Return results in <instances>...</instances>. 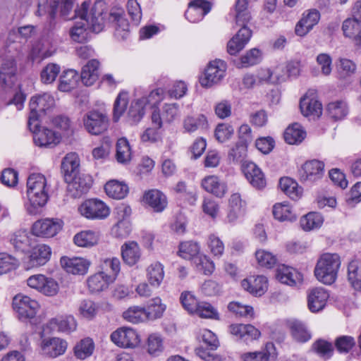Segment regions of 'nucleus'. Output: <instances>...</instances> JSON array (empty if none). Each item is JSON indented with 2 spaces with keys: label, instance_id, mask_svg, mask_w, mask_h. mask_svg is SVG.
<instances>
[{
  "label": "nucleus",
  "instance_id": "nucleus-1",
  "mask_svg": "<svg viewBox=\"0 0 361 361\" xmlns=\"http://www.w3.org/2000/svg\"><path fill=\"white\" fill-rule=\"evenodd\" d=\"M90 1H85L74 11L73 17L80 18V20L75 23L70 30L71 38L79 43L84 42L88 37L89 31L99 33L104 26V11L106 4L102 0L96 1L90 9Z\"/></svg>",
  "mask_w": 361,
  "mask_h": 361
},
{
  "label": "nucleus",
  "instance_id": "nucleus-2",
  "mask_svg": "<svg viewBox=\"0 0 361 361\" xmlns=\"http://www.w3.org/2000/svg\"><path fill=\"white\" fill-rule=\"evenodd\" d=\"M50 185L44 175L38 173L30 174L27 179V197L30 203L29 213L36 214L49 200Z\"/></svg>",
  "mask_w": 361,
  "mask_h": 361
},
{
  "label": "nucleus",
  "instance_id": "nucleus-3",
  "mask_svg": "<svg viewBox=\"0 0 361 361\" xmlns=\"http://www.w3.org/2000/svg\"><path fill=\"white\" fill-rule=\"evenodd\" d=\"M340 266V257L337 254L324 253L317 262L314 275L321 283L331 285L337 279Z\"/></svg>",
  "mask_w": 361,
  "mask_h": 361
},
{
  "label": "nucleus",
  "instance_id": "nucleus-4",
  "mask_svg": "<svg viewBox=\"0 0 361 361\" xmlns=\"http://www.w3.org/2000/svg\"><path fill=\"white\" fill-rule=\"evenodd\" d=\"M55 104L54 97L47 92L32 96L30 101V113L27 126L29 129H35L39 126L40 114L51 109Z\"/></svg>",
  "mask_w": 361,
  "mask_h": 361
},
{
  "label": "nucleus",
  "instance_id": "nucleus-5",
  "mask_svg": "<svg viewBox=\"0 0 361 361\" xmlns=\"http://www.w3.org/2000/svg\"><path fill=\"white\" fill-rule=\"evenodd\" d=\"M75 0H53L52 3L49 4L48 0H37V11L36 14L39 16L48 15L49 20L51 21L56 17L57 8H60L61 15L66 19H71L69 17L72 11Z\"/></svg>",
  "mask_w": 361,
  "mask_h": 361
},
{
  "label": "nucleus",
  "instance_id": "nucleus-6",
  "mask_svg": "<svg viewBox=\"0 0 361 361\" xmlns=\"http://www.w3.org/2000/svg\"><path fill=\"white\" fill-rule=\"evenodd\" d=\"M39 307L37 301L23 294H18L13 299V310L17 312L19 319L22 321L34 318Z\"/></svg>",
  "mask_w": 361,
  "mask_h": 361
},
{
  "label": "nucleus",
  "instance_id": "nucleus-7",
  "mask_svg": "<svg viewBox=\"0 0 361 361\" xmlns=\"http://www.w3.org/2000/svg\"><path fill=\"white\" fill-rule=\"evenodd\" d=\"M78 209L82 216L89 219H104L109 215V208L97 199L85 200Z\"/></svg>",
  "mask_w": 361,
  "mask_h": 361
},
{
  "label": "nucleus",
  "instance_id": "nucleus-8",
  "mask_svg": "<svg viewBox=\"0 0 361 361\" xmlns=\"http://www.w3.org/2000/svg\"><path fill=\"white\" fill-rule=\"evenodd\" d=\"M83 124L86 130L92 135H99L106 131L109 121L107 116L99 111H90L83 117Z\"/></svg>",
  "mask_w": 361,
  "mask_h": 361
},
{
  "label": "nucleus",
  "instance_id": "nucleus-9",
  "mask_svg": "<svg viewBox=\"0 0 361 361\" xmlns=\"http://www.w3.org/2000/svg\"><path fill=\"white\" fill-rule=\"evenodd\" d=\"M111 340L117 346L124 348H133L140 343L137 332L130 327H121L111 334Z\"/></svg>",
  "mask_w": 361,
  "mask_h": 361
},
{
  "label": "nucleus",
  "instance_id": "nucleus-10",
  "mask_svg": "<svg viewBox=\"0 0 361 361\" xmlns=\"http://www.w3.org/2000/svg\"><path fill=\"white\" fill-rule=\"evenodd\" d=\"M226 63L220 59L211 61L205 70L204 75L200 78V84L205 87H210L219 82L225 76Z\"/></svg>",
  "mask_w": 361,
  "mask_h": 361
},
{
  "label": "nucleus",
  "instance_id": "nucleus-11",
  "mask_svg": "<svg viewBox=\"0 0 361 361\" xmlns=\"http://www.w3.org/2000/svg\"><path fill=\"white\" fill-rule=\"evenodd\" d=\"M28 286L36 289L47 296H54L57 294L59 284L52 278L46 277L42 274H36L30 276L27 280Z\"/></svg>",
  "mask_w": 361,
  "mask_h": 361
},
{
  "label": "nucleus",
  "instance_id": "nucleus-12",
  "mask_svg": "<svg viewBox=\"0 0 361 361\" xmlns=\"http://www.w3.org/2000/svg\"><path fill=\"white\" fill-rule=\"evenodd\" d=\"M109 20L115 28L114 35L118 39H125L129 35V23L122 8L111 9Z\"/></svg>",
  "mask_w": 361,
  "mask_h": 361
},
{
  "label": "nucleus",
  "instance_id": "nucleus-13",
  "mask_svg": "<svg viewBox=\"0 0 361 361\" xmlns=\"http://www.w3.org/2000/svg\"><path fill=\"white\" fill-rule=\"evenodd\" d=\"M33 133V140L37 146L52 148L60 142L61 136L49 128L39 129V125L35 129H30Z\"/></svg>",
  "mask_w": 361,
  "mask_h": 361
},
{
  "label": "nucleus",
  "instance_id": "nucleus-14",
  "mask_svg": "<svg viewBox=\"0 0 361 361\" xmlns=\"http://www.w3.org/2000/svg\"><path fill=\"white\" fill-rule=\"evenodd\" d=\"M68 184V191L71 196L74 198L80 197L82 195L87 193L92 184V179L87 174H77Z\"/></svg>",
  "mask_w": 361,
  "mask_h": 361
},
{
  "label": "nucleus",
  "instance_id": "nucleus-15",
  "mask_svg": "<svg viewBox=\"0 0 361 361\" xmlns=\"http://www.w3.org/2000/svg\"><path fill=\"white\" fill-rule=\"evenodd\" d=\"M62 225L59 220L46 219L36 221L32 226L33 234L43 238H51L61 229Z\"/></svg>",
  "mask_w": 361,
  "mask_h": 361
},
{
  "label": "nucleus",
  "instance_id": "nucleus-16",
  "mask_svg": "<svg viewBox=\"0 0 361 361\" xmlns=\"http://www.w3.org/2000/svg\"><path fill=\"white\" fill-rule=\"evenodd\" d=\"M324 163L319 160L306 161L299 171L300 180L313 182L321 178L324 174Z\"/></svg>",
  "mask_w": 361,
  "mask_h": 361
},
{
  "label": "nucleus",
  "instance_id": "nucleus-17",
  "mask_svg": "<svg viewBox=\"0 0 361 361\" xmlns=\"http://www.w3.org/2000/svg\"><path fill=\"white\" fill-rule=\"evenodd\" d=\"M242 27L227 44V51L229 54L235 55L241 51L250 41L252 36L251 30L246 24H239Z\"/></svg>",
  "mask_w": 361,
  "mask_h": 361
},
{
  "label": "nucleus",
  "instance_id": "nucleus-18",
  "mask_svg": "<svg viewBox=\"0 0 361 361\" xmlns=\"http://www.w3.org/2000/svg\"><path fill=\"white\" fill-rule=\"evenodd\" d=\"M243 171L246 179L255 188L262 189L266 186V179L262 170L253 162H245Z\"/></svg>",
  "mask_w": 361,
  "mask_h": 361
},
{
  "label": "nucleus",
  "instance_id": "nucleus-19",
  "mask_svg": "<svg viewBox=\"0 0 361 361\" xmlns=\"http://www.w3.org/2000/svg\"><path fill=\"white\" fill-rule=\"evenodd\" d=\"M210 10L209 2L204 0H193L189 3L185 16L190 22L197 23L201 20Z\"/></svg>",
  "mask_w": 361,
  "mask_h": 361
},
{
  "label": "nucleus",
  "instance_id": "nucleus-20",
  "mask_svg": "<svg viewBox=\"0 0 361 361\" xmlns=\"http://www.w3.org/2000/svg\"><path fill=\"white\" fill-rule=\"evenodd\" d=\"M229 332L237 338L245 342L252 341L259 338L261 333L251 324H234L229 326Z\"/></svg>",
  "mask_w": 361,
  "mask_h": 361
},
{
  "label": "nucleus",
  "instance_id": "nucleus-21",
  "mask_svg": "<svg viewBox=\"0 0 361 361\" xmlns=\"http://www.w3.org/2000/svg\"><path fill=\"white\" fill-rule=\"evenodd\" d=\"M201 186L205 191L219 198L224 197L228 190L226 183L214 175L204 177L202 180Z\"/></svg>",
  "mask_w": 361,
  "mask_h": 361
},
{
  "label": "nucleus",
  "instance_id": "nucleus-22",
  "mask_svg": "<svg viewBox=\"0 0 361 361\" xmlns=\"http://www.w3.org/2000/svg\"><path fill=\"white\" fill-rule=\"evenodd\" d=\"M329 297L328 292L323 288H314L307 295V306L312 312H318L326 306Z\"/></svg>",
  "mask_w": 361,
  "mask_h": 361
},
{
  "label": "nucleus",
  "instance_id": "nucleus-23",
  "mask_svg": "<svg viewBox=\"0 0 361 361\" xmlns=\"http://www.w3.org/2000/svg\"><path fill=\"white\" fill-rule=\"evenodd\" d=\"M320 13L316 9L304 13L302 18L295 25V33L298 36H305L319 23Z\"/></svg>",
  "mask_w": 361,
  "mask_h": 361
},
{
  "label": "nucleus",
  "instance_id": "nucleus-24",
  "mask_svg": "<svg viewBox=\"0 0 361 361\" xmlns=\"http://www.w3.org/2000/svg\"><path fill=\"white\" fill-rule=\"evenodd\" d=\"M47 327L51 331L70 334L75 331L77 322L72 315H61L51 319L47 323Z\"/></svg>",
  "mask_w": 361,
  "mask_h": 361
},
{
  "label": "nucleus",
  "instance_id": "nucleus-25",
  "mask_svg": "<svg viewBox=\"0 0 361 361\" xmlns=\"http://www.w3.org/2000/svg\"><path fill=\"white\" fill-rule=\"evenodd\" d=\"M276 277L281 283L290 286L300 284L303 280L302 275L298 270L284 264L278 267Z\"/></svg>",
  "mask_w": 361,
  "mask_h": 361
},
{
  "label": "nucleus",
  "instance_id": "nucleus-26",
  "mask_svg": "<svg viewBox=\"0 0 361 361\" xmlns=\"http://www.w3.org/2000/svg\"><path fill=\"white\" fill-rule=\"evenodd\" d=\"M41 348L44 355L50 357H56L66 352L67 343L56 337L45 338L42 342Z\"/></svg>",
  "mask_w": 361,
  "mask_h": 361
},
{
  "label": "nucleus",
  "instance_id": "nucleus-27",
  "mask_svg": "<svg viewBox=\"0 0 361 361\" xmlns=\"http://www.w3.org/2000/svg\"><path fill=\"white\" fill-rule=\"evenodd\" d=\"M63 268L73 274L83 275L86 274L90 265V262L82 257L68 258L63 257L61 259Z\"/></svg>",
  "mask_w": 361,
  "mask_h": 361
},
{
  "label": "nucleus",
  "instance_id": "nucleus-28",
  "mask_svg": "<svg viewBox=\"0 0 361 361\" xmlns=\"http://www.w3.org/2000/svg\"><path fill=\"white\" fill-rule=\"evenodd\" d=\"M123 262L130 267L136 264L141 258V250L138 243L134 240L126 242L121 247Z\"/></svg>",
  "mask_w": 361,
  "mask_h": 361
},
{
  "label": "nucleus",
  "instance_id": "nucleus-29",
  "mask_svg": "<svg viewBox=\"0 0 361 361\" xmlns=\"http://www.w3.org/2000/svg\"><path fill=\"white\" fill-rule=\"evenodd\" d=\"M241 286L244 290L256 296L262 295L268 288L267 279L264 276H252L243 279Z\"/></svg>",
  "mask_w": 361,
  "mask_h": 361
},
{
  "label": "nucleus",
  "instance_id": "nucleus-30",
  "mask_svg": "<svg viewBox=\"0 0 361 361\" xmlns=\"http://www.w3.org/2000/svg\"><path fill=\"white\" fill-rule=\"evenodd\" d=\"M114 281V276H110L106 271H102L90 276L87 283L90 291L98 293L106 289Z\"/></svg>",
  "mask_w": 361,
  "mask_h": 361
},
{
  "label": "nucleus",
  "instance_id": "nucleus-31",
  "mask_svg": "<svg viewBox=\"0 0 361 361\" xmlns=\"http://www.w3.org/2000/svg\"><path fill=\"white\" fill-rule=\"evenodd\" d=\"M79 166L80 161L76 153H68L63 157L61 162V172L66 182H69L73 176L77 175Z\"/></svg>",
  "mask_w": 361,
  "mask_h": 361
},
{
  "label": "nucleus",
  "instance_id": "nucleus-32",
  "mask_svg": "<svg viewBox=\"0 0 361 361\" xmlns=\"http://www.w3.org/2000/svg\"><path fill=\"white\" fill-rule=\"evenodd\" d=\"M51 255V249L49 246L40 244L34 247L29 256V263L31 267L44 265Z\"/></svg>",
  "mask_w": 361,
  "mask_h": 361
},
{
  "label": "nucleus",
  "instance_id": "nucleus-33",
  "mask_svg": "<svg viewBox=\"0 0 361 361\" xmlns=\"http://www.w3.org/2000/svg\"><path fill=\"white\" fill-rule=\"evenodd\" d=\"M144 200L157 212H162L167 206L166 195L157 189L149 190L146 192L144 195Z\"/></svg>",
  "mask_w": 361,
  "mask_h": 361
},
{
  "label": "nucleus",
  "instance_id": "nucleus-34",
  "mask_svg": "<svg viewBox=\"0 0 361 361\" xmlns=\"http://www.w3.org/2000/svg\"><path fill=\"white\" fill-rule=\"evenodd\" d=\"M300 108L305 116L319 117L322 113V104L314 97L305 95L300 102Z\"/></svg>",
  "mask_w": 361,
  "mask_h": 361
},
{
  "label": "nucleus",
  "instance_id": "nucleus-35",
  "mask_svg": "<svg viewBox=\"0 0 361 361\" xmlns=\"http://www.w3.org/2000/svg\"><path fill=\"white\" fill-rule=\"evenodd\" d=\"M10 243L13 249L20 252H25L29 250L31 246V238L26 230H19L10 235Z\"/></svg>",
  "mask_w": 361,
  "mask_h": 361
},
{
  "label": "nucleus",
  "instance_id": "nucleus-36",
  "mask_svg": "<svg viewBox=\"0 0 361 361\" xmlns=\"http://www.w3.org/2000/svg\"><path fill=\"white\" fill-rule=\"evenodd\" d=\"M99 62L96 59L89 61L81 71V80L85 86L92 85L99 78Z\"/></svg>",
  "mask_w": 361,
  "mask_h": 361
},
{
  "label": "nucleus",
  "instance_id": "nucleus-37",
  "mask_svg": "<svg viewBox=\"0 0 361 361\" xmlns=\"http://www.w3.org/2000/svg\"><path fill=\"white\" fill-rule=\"evenodd\" d=\"M16 66L13 59L4 61L0 69V81L5 87H11L15 82Z\"/></svg>",
  "mask_w": 361,
  "mask_h": 361
},
{
  "label": "nucleus",
  "instance_id": "nucleus-38",
  "mask_svg": "<svg viewBox=\"0 0 361 361\" xmlns=\"http://www.w3.org/2000/svg\"><path fill=\"white\" fill-rule=\"evenodd\" d=\"M288 327L295 341L305 343L311 338V334L301 321L293 319L288 322Z\"/></svg>",
  "mask_w": 361,
  "mask_h": 361
},
{
  "label": "nucleus",
  "instance_id": "nucleus-39",
  "mask_svg": "<svg viewBox=\"0 0 361 361\" xmlns=\"http://www.w3.org/2000/svg\"><path fill=\"white\" fill-rule=\"evenodd\" d=\"M79 75L77 71L69 69L63 72L60 76L59 90L61 92H70L77 87Z\"/></svg>",
  "mask_w": 361,
  "mask_h": 361
},
{
  "label": "nucleus",
  "instance_id": "nucleus-40",
  "mask_svg": "<svg viewBox=\"0 0 361 361\" xmlns=\"http://www.w3.org/2000/svg\"><path fill=\"white\" fill-rule=\"evenodd\" d=\"M345 36L353 38L355 44L361 45V24L360 21L348 18L346 19L342 26Z\"/></svg>",
  "mask_w": 361,
  "mask_h": 361
},
{
  "label": "nucleus",
  "instance_id": "nucleus-41",
  "mask_svg": "<svg viewBox=\"0 0 361 361\" xmlns=\"http://www.w3.org/2000/svg\"><path fill=\"white\" fill-rule=\"evenodd\" d=\"M99 239L98 233L87 230L75 235L73 240L76 245L83 247H90L97 244Z\"/></svg>",
  "mask_w": 361,
  "mask_h": 361
},
{
  "label": "nucleus",
  "instance_id": "nucleus-42",
  "mask_svg": "<svg viewBox=\"0 0 361 361\" xmlns=\"http://www.w3.org/2000/svg\"><path fill=\"white\" fill-rule=\"evenodd\" d=\"M306 132L298 123H294L288 126L284 132V140L290 145L300 143L305 137Z\"/></svg>",
  "mask_w": 361,
  "mask_h": 361
},
{
  "label": "nucleus",
  "instance_id": "nucleus-43",
  "mask_svg": "<svg viewBox=\"0 0 361 361\" xmlns=\"http://www.w3.org/2000/svg\"><path fill=\"white\" fill-rule=\"evenodd\" d=\"M145 308L147 319L154 320L162 317L166 305L161 302L160 298L156 297L149 300Z\"/></svg>",
  "mask_w": 361,
  "mask_h": 361
},
{
  "label": "nucleus",
  "instance_id": "nucleus-44",
  "mask_svg": "<svg viewBox=\"0 0 361 361\" xmlns=\"http://www.w3.org/2000/svg\"><path fill=\"white\" fill-rule=\"evenodd\" d=\"M104 190L109 197L117 200L124 198L128 192V185L117 180L106 183Z\"/></svg>",
  "mask_w": 361,
  "mask_h": 361
},
{
  "label": "nucleus",
  "instance_id": "nucleus-45",
  "mask_svg": "<svg viewBox=\"0 0 361 361\" xmlns=\"http://www.w3.org/2000/svg\"><path fill=\"white\" fill-rule=\"evenodd\" d=\"M53 54L54 51L48 45L41 42H37L33 44L28 57L32 62L39 63L42 60L51 56Z\"/></svg>",
  "mask_w": 361,
  "mask_h": 361
},
{
  "label": "nucleus",
  "instance_id": "nucleus-46",
  "mask_svg": "<svg viewBox=\"0 0 361 361\" xmlns=\"http://www.w3.org/2000/svg\"><path fill=\"white\" fill-rule=\"evenodd\" d=\"M279 187L285 194L294 200H298L302 194V190L298 188V183L288 177L279 180Z\"/></svg>",
  "mask_w": 361,
  "mask_h": 361
},
{
  "label": "nucleus",
  "instance_id": "nucleus-47",
  "mask_svg": "<svg viewBox=\"0 0 361 361\" xmlns=\"http://www.w3.org/2000/svg\"><path fill=\"white\" fill-rule=\"evenodd\" d=\"M147 276L152 286L159 287L164 276L163 265L158 262L150 264L147 269Z\"/></svg>",
  "mask_w": 361,
  "mask_h": 361
},
{
  "label": "nucleus",
  "instance_id": "nucleus-48",
  "mask_svg": "<svg viewBox=\"0 0 361 361\" xmlns=\"http://www.w3.org/2000/svg\"><path fill=\"white\" fill-rule=\"evenodd\" d=\"M326 110L328 115L335 121L344 118L348 114V105L342 100L330 102L327 105Z\"/></svg>",
  "mask_w": 361,
  "mask_h": 361
},
{
  "label": "nucleus",
  "instance_id": "nucleus-49",
  "mask_svg": "<svg viewBox=\"0 0 361 361\" xmlns=\"http://www.w3.org/2000/svg\"><path fill=\"white\" fill-rule=\"evenodd\" d=\"M273 215L276 219L280 221H293L296 219V215L286 202L275 204L273 207Z\"/></svg>",
  "mask_w": 361,
  "mask_h": 361
},
{
  "label": "nucleus",
  "instance_id": "nucleus-50",
  "mask_svg": "<svg viewBox=\"0 0 361 361\" xmlns=\"http://www.w3.org/2000/svg\"><path fill=\"white\" fill-rule=\"evenodd\" d=\"M323 221V217L319 213L310 212L300 219V224L304 231H309L319 228Z\"/></svg>",
  "mask_w": 361,
  "mask_h": 361
},
{
  "label": "nucleus",
  "instance_id": "nucleus-51",
  "mask_svg": "<svg viewBox=\"0 0 361 361\" xmlns=\"http://www.w3.org/2000/svg\"><path fill=\"white\" fill-rule=\"evenodd\" d=\"M183 126L187 132L193 133L198 130L206 129L207 128V120L202 114L188 116L184 120Z\"/></svg>",
  "mask_w": 361,
  "mask_h": 361
},
{
  "label": "nucleus",
  "instance_id": "nucleus-52",
  "mask_svg": "<svg viewBox=\"0 0 361 361\" xmlns=\"http://www.w3.org/2000/svg\"><path fill=\"white\" fill-rule=\"evenodd\" d=\"M116 158L121 164H127L131 159V149L128 141L121 137L116 142Z\"/></svg>",
  "mask_w": 361,
  "mask_h": 361
},
{
  "label": "nucleus",
  "instance_id": "nucleus-53",
  "mask_svg": "<svg viewBox=\"0 0 361 361\" xmlns=\"http://www.w3.org/2000/svg\"><path fill=\"white\" fill-rule=\"evenodd\" d=\"M235 18L237 24H247L251 19L248 10V0H236Z\"/></svg>",
  "mask_w": 361,
  "mask_h": 361
},
{
  "label": "nucleus",
  "instance_id": "nucleus-54",
  "mask_svg": "<svg viewBox=\"0 0 361 361\" xmlns=\"http://www.w3.org/2000/svg\"><path fill=\"white\" fill-rule=\"evenodd\" d=\"M143 100L135 99L132 102L128 111V117L131 124H135L140 121L145 114L146 107L142 104Z\"/></svg>",
  "mask_w": 361,
  "mask_h": 361
},
{
  "label": "nucleus",
  "instance_id": "nucleus-55",
  "mask_svg": "<svg viewBox=\"0 0 361 361\" xmlns=\"http://www.w3.org/2000/svg\"><path fill=\"white\" fill-rule=\"evenodd\" d=\"M348 279L352 287L356 290H361V268L356 261H352L348 267Z\"/></svg>",
  "mask_w": 361,
  "mask_h": 361
},
{
  "label": "nucleus",
  "instance_id": "nucleus-56",
  "mask_svg": "<svg viewBox=\"0 0 361 361\" xmlns=\"http://www.w3.org/2000/svg\"><path fill=\"white\" fill-rule=\"evenodd\" d=\"M261 61V51L258 49L254 48L247 51L243 55L239 62L237 63L238 68H247L256 65Z\"/></svg>",
  "mask_w": 361,
  "mask_h": 361
},
{
  "label": "nucleus",
  "instance_id": "nucleus-57",
  "mask_svg": "<svg viewBox=\"0 0 361 361\" xmlns=\"http://www.w3.org/2000/svg\"><path fill=\"white\" fill-rule=\"evenodd\" d=\"M94 348V342L91 338H84L75 345L74 349L75 355L78 358L84 360L92 354Z\"/></svg>",
  "mask_w": 361,
  "mask_h": 361
},
{
  "label": "nucleus",
  "instance_id": "nucleus-58",
  "mask_svg": "<svg viewBox=\"0 0 361 361\" xmlns=\"http://www.w3.org/2000/svg\"><path fill=\"white\" fill-rule=\"evenodd\" d=\"M60 71L61 67L58 64L48 63L40 73L41 81L44 84H51L55 81Z\"/></svg>",
  "mask_w": 361,
  "mask_h": 361
},
{
  "label": "nucleus",
  "instance_id": "nucleus-59",
  "mask_svg": "<svg viewBox=\"0 0 361 361\" xmlns=\"http://www.w3.org/2000/svg\"><path fill=\"white\" fill-rule=\"evenodd\" d=\"M123 318L129 322L137 324L147 319L145 308L138 306L129 307L123 314Z\"/></svg>",
  "mask_w": 361,
  "mask_h": 361
},
{
  "label": "nucleus",
  "instance_id": "nucleus-60",
  "mask_svg": "<svg viewBox=\"0 0 361 361\" xmlns=\"http://www.w3.org/2000/svg\"><path fill=\"white\" fill-rule=\"evenodd\" d=\"M200 252V245L194 241L183 242L179 245L178 255L185 259H191Z\"/></svg>",
  "mask_w": 361,
  "mask_h": 361
},
{
  "label": "nucleus",
  "instance_id": "nucleus-61",
  "mask_svg": "<svg viewBox=\"0 0 361 361\" xmlns=\"http://www.w3.org/2000/svg\"><path fill=\"white\" fill-rule=\"evenodd\" d=\"M195 313L202 318L215 320L219 319V314L217 310L210 303L207 302H200L197 310L195 311Z\"/></svg>",
  "mask_w": 361,
  "mask_h": 361
},
{
  "label": "nucleus",
  "instance_id": "nucleus-62",
  "mask_svg": "<svg viewBox=\"0 0 361 361\" xmlns=\"http://www.w3.org/2000/svg\"><path fill=\"white\" fill-rule=\"evenodd\" d=\"M313 350L324 360L329 359L334 353V346L331 342L319 339L312 345Z\"/></svg>",
  "mask_w": 361,
  "mask_h": 361
},
{
  "label": "nucleus",
  "instance_id": "nucleus-63",
  "mask_svg": "<svg viewBox=\"0 0 361 361\" xmlns=\"http://www.w3.org/2000/svg\"><path fill=\"white\" fill-rule=\"evenodd\" d=\"M19 265L18 260L11 255L0 253V275L15 270Z\"/></svg>",
  "mask_w": 361,
  "mask_h": 361
},
{
  "label": "nucleus",
  "instance_id": "nucleus-64",
  "mask_svg": "<svg viewBox=\"0 0 361 361\" xmlns=\"http://www.w3.org/2000/svg\"><path fill=\"white\" fill-rule=\"evenodd\" d=\"M256 259L259 266L271 269L276 263L277 259L271 252L264 250H258L255 252Z\"/></svg>",
  "mask_w": 361,
  "mask_h": 361
}]
</instances>
